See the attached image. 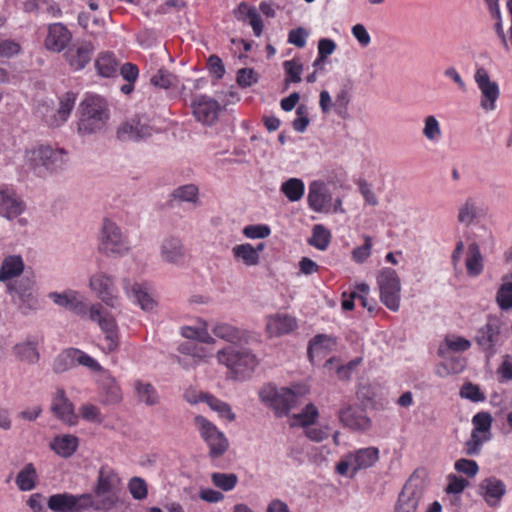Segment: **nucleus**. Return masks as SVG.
I'll return each instance as SVG.
<instances>
[{"mask_svg":"<svg viewBox=\"0 0 512 512\" xmlns=\"http://www.w3.org/2000/svg\"><path fill=\"white\" fill-rule=\"evenodd\" d=\"M78 132L82 135L104 131L110 118L107 102L96 95L86 97L80 104Z\"/></svg>","mask_w":512,"mask_h":512,"instance_id":"1","label":"nucleus"},{"mask_svg":"<svg viewBox=\"0 0 512 512\" xmlns=\"http://www.w3.org/2000/svg\"><path fill=\"white\" fill-rule=\"evenodd\" d=\"M119 478L112 468L102 466L98 472L97 484L94 488L92 509L96 511L110 510L118 501L116 489Z\"/></svg>","mask_w":512,"mask_h":512,"instance_id":"2","label":"nucleus"},{"mask_svg":"<svg viewBox=\"0 0 512 512\" xmlns=\"http://www.w3.org/2000/svg\"><path fill=\"white\" fill-rule=\"evenodd\" d=\"M304 392L290 388L278 389L274 385H266L259 391L260 400L269 405L278 417L286 416L291 409L297 406L299 397Z\"/></svg>","mask_w":512,"mask_h":512,"instance_id":"3","label":"nucleus"},{"mask_svg":"<svg viewBox=\"0 0 512 512\" xmlns=\"http://www.w3.org/2000/svg\"><path fill=\"white\" fill-rule=\"evenodd\" d=\"M426 478L425 469L413 472L399 495L395 512H416L426 487Z\"/></svg>","mask_w":512,"mask_h":512,"instance_id":"4","label":"nucleus"},{"mask_svg":"<svg viewBox=\"0 0 512 512\" xmlns=\"http://www.w3.org/2000/svg\"><path fill=\"white\" fill-rule=\"evenodd\" d=\"M99 241V251L108 257H121L130 249L127 236L110 220L104 221Z\"/></svg>","mask_w":512,"mask_h":512,"instance_id":"5","label":"nucleus"},{"mask_svg":"<svg viewBox=\"0 0 512 512\" xmlns=\"http://www.w3.org/2000/svg\"><path fill=\"white\" fill-rule=\"evenodd\" d=\"M219 363L226 365L237 374L251 373L258 365L257 357L247 349L228 347L217 352Z\"/></svg>","mask_w":512,"mask_h":512,"instance_id":"6","label":"nucleus"},{"mask_svg":"<svg viewBox=\"0 0 512 512\" xmlns=\"http://www.w3.org/2000/svg\"><path fill=\"white\" fill-rule=\"evenodd\" d=\"M89 287L98 299L106 306L117 309L121 306V298L115 286V278L105 272H96L89 279Z\"/></svg>","mask_w":512,"mask_h":512,"instance_id":"7","label":"nucleus"},{"mask_svg":"<svg viewBox=\"0 0 512 512\" xmlns=\"http://www.w3.org/2000/svg\"><path fill=\"white\" fill-rule=\"evenodd\" d=\"M381 302L391 311H398L400 307L401 283L396 271L385 268L378 276Z\"/></svg>","mask_w":512,"mask_h":512,"instance_id":"8","label":"nucleus"},{"mask_svg":"<svg viewBox=\"0 0 512 512\" xmlns=\"http://www.w3.org/2000/svg\"><path fill=\"white\" fill-rule=\"evenodd\" d=\"M92 505L93 495L91 493L80 495L58 493L51 495L47 502L48 508L54 512H82L92 508Z\"/></svg>","mask_w":512,"mask_h":512,"instance_id":"9","label":"nucleus"},{"mask_svg":"<svg viewBox=\"0 0 512 512\" xmlns=\"http://www.w3.org/2000/svg\"><path fill=\"white\" fill-rule=\"evenodd\" d=\"M89 318L97 322L101 330L106 334L104 349L114 351L118 346L115 319L104 309L101 303H95L89 308Z\"/></svg>","mask_w":512,"mask_h":512,"instance_id":"10","label":"nucleus"},{"mask_svg":"<svg viewBox=\"0 0 512 512\" xmlns=\"http://www.w3.org/2000/svg\"><path fill=\"white\" fill-rule=\"evenodd\" d=\"M29 160L33 167H43L49 171L61 169L66 162L64 150L53 149L50 146H41L32 150Z\"/></svg>","mask_w":512,"mask_h":512,"instance_id":"11","label":"nucleus"},{"mask_svg":"<svg viewBox=\"0 0 512 512\" xmlns=\"http://www.w3.org/2000/svg\"><path fill=\"white\" fill-rule=\"evenodd\" d=\"M152 127L144 117H133L123 122L117 129V138L123 142H137L151 137Z\"/></svg>","mask_w":512,"mask_h":512,"instance_id":"12","label":"nucleus"},{"mask_svg":"<svg viewBox=\"0 0 512 512\" xmlns=\"http://www.w3.org/2000/svg\"><path fill=\"white\" fill-rule=\"evenodd\" d=\"M474 78L481 91L480 106L486 111L495 110V103L500 94L498 84L490 79L488 72L483 67L476 70Z\"/></svg>","mask_w":512,"mask_h":512,"instance_id":"13","label":"nucleus"},{"mask_svg":"<svg viewBox=\"0 0 512 512\" xmlns=\"http://www.w3.org/2000/svg\"><path fill=\"white\" fill-rule=\"evenodd\" d=\"M307 202L310 209L318 213H329L332 209V193L327 184L320 180L309 184Z\"/></svg>","mask_w":512,"mask_h":512,"instance_id":"14","label":"nucleus"},{"mask_svg":"<svg viewBox=\"0 0 512 512\" xmlns=\"http://www.w3.org/2000/svg\"><path fill=\"white\" fill-rule=\"evenodd\" d=\"M501 325L497 318L490 317L485 325L480 327L475 336L477 345L489 356L496 353V346L499 344Z\"/></svg>","mask_w":512,"mask_h":512,"instance_id":"15","label":"nucleus"},{"mask_svg":"<svg viewBox=\"0 0 512 512\" xmlns=\"http://www.w3.org/2000/svg\"><path fill=\"white\" fill-rule=\"evenodd\" d=\"M48 298L52 300L54 304L80 317H85L89 314L90 307L86 304L85 298L75 290H66L62 293L50 292Z\"/></svg>","mask_w":512,"mask_h":512,"instance_id":"16","label":"nucleus"},{"mask_svg":"<svg viewBox=\"0 0 512 512\" xmlns=\"http://www.w3.org/2000/svg\"><path fill=\"white\" fill-rule=\"evenodd\" d=\"M338 418L343 426L355 431H365L370 425V419L357 404L343 403L338 410Z\"/></svg>","mask_w":512,"mask_h":512,"instance_id":"17","label":"nucleus"},{"mask_svg":"<svg viewBox=\"0 0 512 512\" xmlns=\"http://www.w3.org/2000/svg\"><path fill=\"white\" fill-rule=\"evenodd\" d=\"M191 107L197 121L206 125L214 124L221 110L219 103L206 95L197 96L192 102Z\"/></svg>","mask_w":512,"mask_h":512,"instance_id":"18","label":"nucleus"},{"mask_svg":"<svg viewBox=\"0 0 512 512\" xmlns=\"http://www.w3.org/2000/svg\"><path fill=\"white\" fill-rule=\"evenodd\" d=\"M50 410L57 419L69 426H74L78 423V416L74 411V405L66 396L63 388H57L51 401Z\"/></svg>","mask_w":512,"mask_h":512,"instance_id":"19","label":"nucleus"},{"mask_svg":"<svg viewBox=\"0 0 512 512\" xmlns=\"http://www.w3.org/2000/svg\"><path fill=\"white\" fill-rule=\"evenodd\" d=\"M506 491L505 483L496 477L485 478L478 485V494L490 508L500 506Z\"/></svg>","mask_w":512,"mask_h":512,"instance_id":"20","label":"nucleus"},{"mask_svg":"<svg viewBox=\"0 0 512 512\" xmlns=\"http://www.w3.org/2000/svg\"><path fill=\"white\" fill-rule=\"evenodd\" d=\"M25 210V204L18 194L9 186H0V215L11 220Z\"/></svg>","mask_w":512,"mask_h":512,"instance_id":"21","label":"nucleus"},{"mask_svg":"<svg viewBox=\"0 0 512 512\" xmlns=\"http://www.w3.org/2000/svg\"><path fill=\"white\" fill-rule=\"evenodd\" d=\"M160 257L165 263L182 265L186 258V249L182 240L175 236L164 238L160 244Z\"/></svg>","mask_w":512,"mask_h":512,"instance_id":"22","label":"nucleus"},{"mask_svg":"<svg viewBox=\"0 0 512 512\" xmlns=\"http://www.w3.org/2000/svg\"><path fill=\"white\" fill-rule=\"evenodd\" d=\"M94 47L91 42H80L72 45L65 53V58L74 70L83 69L91 60Z\"/></svg>","mask_w":512,"mask_h":512,"instance_id":"23","label":"nucleus"},{"mask_svg":"<svg viewBox=\"0 0 512 512\" xmlns=\"http://www.w3.org/2000/svg\"><path fill=\"white\" fill-rule=\"evenodd\" d=\"M122 286L127 297L136 302L142 310L151 311L154 309L156 302L141 284L133 282L129 278H123Z\"/></svg>","mask_w":512,"mask_h":512,"instance_id":"24","label":"nucleus"},{"mask_svg":"<svg viewBox=\"0 0 512 512\" xmlns=\"http://www.w3.org/2000/svg\"><path fill=\"white\" fill-rule=\"evenodd\" d=\"M72 35L61 23H54L49 26L45 39V47L53 52H61L71 41Z\"/></svg>","mask_w":512,"mask_h":512,"instance_id":"25","label":"nucleus"},{"mask_svg":"<svg viewBox=\"0 0 512 512\" xmlns=\"http://www.w3.org/2000/svg\"><path fill=\"white\" fill-rule=\"evenodd\" d=\"M297 327L296 319L286 314H275L267 318L266 332L269 337H278L292 332Z\"/></svg>","mask_w":512,"mask_h":512,"instance_id":"26","label":"nucleus"},{"mask_svg":"<svg viewBox=\"0 0 512 512\" xmlns=\"http://www.w3.org/2000/svg\"><path fill=\"white\" fill-rule=\"evenodd\" d=\"M24 262L20 255L6 256L0 266V282H12L14 278L19 277L24 271Z\"/></svg>","mask_w":512,"mask_h":512,"instance_id":"27","label":"nucleus"},{"mask_svg":"<svg viewBox=\"0 0 512 512\" xmlns=\"http://www.w3.org/2000/svg\"><path fill=\"white\" fill-rule=\"evenodd\" d=\"M75 103V95L73 93H66L60 100V107L49 114L47 125L51 127H58L68 119Z\"/></svg>","mask_w":512,"mask_h":512,"instance_id":"28","label":"nucleus"},{"mask_svg":"<svg viewBox=\"0 0 512 512\" xmlns=\"http://www.w3.org/2000/svg\"><path fill=\"white\" fill-rule=\"evenodd\" d=\"M349 454L353 462V474H356L358 470L373 466L379 458V451L375 447L362 448Z\"/></svg>","mask_w":512,"mask_h":512,"instance_id":"29","label":"nucleus"},{"mask_svg":"<svg viewBox=\"0 0 512 512\" xmlns=\"http://www.w3.org/2000/svg\"><path fill=\"white\" fill-rule=\"evenodd\" d=\"M133 387L138 402L146 406H156L160 403V396L150 382L138 379L133 382Z\"/></svg>","mask_w":512,"mask_h":512,"instance_id":"30","label":"nucleus"},{"mask_svg":"<svg viewBox=\"0 0 512 512\" xmlns=\"http://www.w3.org/2000/svg\"><path fill=\"white\" fill-rule=\"evenodd\" d=\"M211 331L217 338L233 344L239 343L245 339L244 331L228 323L217 322L213 325Z\"/></svg>","mask_w":512,"mask_h":512,"instance_id":"31","label":"nucleus"},{"mask_svg":"<svg viewBox=\"0 0 512 512\" xmlns=\"http://www.w3.org/2000/svg\"><path fill=\"white\" fill-rule=\"evenodd\" d=\"M471 347V342L461 336L447 335L443 344L438 349V354L441 357H447L449 353H460L467 351Z\"/></svg>","mask_w":512,"mask_h":512,"instance_id":"32","label":"nucleus"},{"mask_svg":"<svg viewBox=\"0 0 512 512\" xmlns=\"http://www.w3.org/2000/svg\"><path fill=\"white\" fill-rule=\"evenodd\" d=\"M78 447V438L73 435L57 436L50 443V448L59 456L68 458Z\"/></svg>","mask_w":512,"mask_h":512,"instance_id":"33","label":"nucleus"},{"mask_svg":"<svg viewBox=\"0 0 512 512\" xmlns=\"http://www.w3.org/2000/svg\"><path fill=\"white\" fill-rule=\"evenodd\" d=\"M467 273L471 277L479 276L483 271V258L479 245L475 242L468 246L467 257L465 261Z\"/></svg>","mask_w":512,"mask_h":512,"instance_id":"34","label":"nucleus"},{"mask_svg":"<svg viewBox=\"0 0 512 512\" xmlns=\"http://www.w3.org/2000/svg\"><path fill=\"white\" fill-rule=\"evenodd\" d=\"M37 345L38 343L35 339H28L25 342L16 344L13 348V352L21 361L34 364L39 359Z\"/></svg>","mask_w":512,"mask_h":512,"instance_id":"35","label":"nucleus"},{"mask_svg":"<svg viewBox=\"0 0 512 512\" xmlns=\"http://www.w3.org/2000/svg\"><path fill=\"white\" fill-rule=\"evenodd\" d=\"M232 253L235 259L241 260L247 266H255L259 263V254L249 243L234 246Z\"/></svg>","mask_w":512,"mask_h":512,"instance_id":"36","label":"nucleus"},{"mask_svg":"<svg viewBox=\"0 0 512 512\" xmlns=\"http://www.w3.org/2000/svg\"><path fill=\"white\" fill-rule=\"evenodd\" d=\"M280 190L289 201L297 202L304 195L305 185L299 178H290L282 183Z\"/></svg>","mask_w":512,"mask_h":512,"instance_id":"37","label":"nucleus"},{"mask_svg":"<svg viewBox=\"0 0 512 512\" xmlns=\"http://www.w3.org/2000/svg\"><path fill=\"white\" fill-rule=\"evenodd\" d=\"M200 399L206 402L207 405L221 417L226 418L230 422L235 420L236 416L232 412L231 406L228 403L219 400L210 394H204Z\"/></svg>","mask_w":512,"mask_h":512,"instance_id":"38","label":"nucleus"},{"mask_svg":"<svg viewBox=\"0 0 512 512\" xmlns=\"http://www.w3.org/2000/svg\"><path fill=\"white\" fill-rule=\"evenodd\" d=\"M98 73L104 77H111L117 72L118 62L112 53H102L96 60Z\"/></svg>","mask_w":512,"mask_h":512,"instance_id":"39","label":"nucleus"},{"mask_svg":"<svg viewBox=\"0 0 512 512\" xmlns=\"http://www.w3.org/2000/svg\"><path fill=\"white\" fill-rule=\"evenodd\" d=\"M36 470L33 464H27L16 476V484L22 491H29L35 487Z\"/></svg>","mask_w":512,"mask_h":512,"instance_id":"40","label":"nucleus"},{"mask_svg":"<svg viewBox=\"0 0 512 512\" xmlns=\"http://www.w3.org/2000/svg\"><path fill=\"white\" fill-rule=\"evenodd\" d=\"M422 134L424 138L431 143H436L441 139V126L438 119L434 115H428L424 118Z\"/></svg>","mask_w":512,"mask_h":512,"instance_id":"41","label":"nucleus"},{"mask_svg":"<svg viewBox=\"0 0 512 512\" xmlns=\"http://www.w3.org/2000/svg\"><path fill=\"white\" fill-rule=\"evenodd\" d=\"M178 77L166 69H159L151 78L150 83L162 89L176 88L178 85Z\"/></svg>","mask_w":512,"mask_h":512,"instance_id":"42","label":"nucleus"},{"mask_svg":"<svg viewBox=\"0 0 512 512\" xmlns=\"http://www.w3.org/2000/svg\"><path fill=\"white\" fill-rule=\"evenodd\" d=\"M105 403H117L121 400V389L114 378L107 376L101 383Z\"/></svg>","mask_w":512,"mask_h":512,"instance_id":"43","label":"nucleus"},{"mask_svg":"<svg viewBox=\"0 0 512 512\" xmlns=\"http://www.w3.org/2000/svg\"><path fill=\"white\" fill-rule=\"evenodd\" d=\"M331 234L323 225L317 224L313 227L312 237L308 243L319 250H326L330 243Z\"/></svg>","mask_w":512,"mask_h":512,"instance_id":"44","label":"nucleus"},{"mask_svg":"<svg viewBox=\"0 0 512 512\" xmlns=\"http://www.w3.org/2000/svg\"><path fill=\"white\" fill-rule=\"evenodd\" d=\"M75 348H69L64 350L54 361L53 369L56 373H63L76 366L75 361Z\"/></svg>","mask_w":512,"mask_h":512,"instance_id":"45","label":"nucleus"},{"mask_svg":"<svg viewBox=\"0 0 512 512\" xmlns=\"http://www.w3.org/2000/svg\"><path fill=\"white\" fill-rule=\"evenodd\" d=\"M317 417V407L314 404L309 403L305 406L302 412L293 415V422L291 423V425H300L303 427L309 426L315 422Z\"/></svg>","mask_w":512,"mask_h":512,"instance_id":"46","label":"nucleus"},{"mask_svg":"<svg viewBox=\"0 0 512 512\" xmlns=\"http://www.w3.org/2000/svg\"><path fill=\"white\" fill-rule=\"evenodd\" d=\"M496 303L503 311L512 309V282L500 285L496 293Z\"/></svg>","mask_w":512,"mask_h":512,"instance_id":"47","label":"nucleus"},{"mask_svg":"<svg viewBox=\"0 0 512 512\" xmlns=\"http://www.w3.org/2000/svg\"><path fill=\"white\" fill-rule=\"evenodd\" d=\"M210 448L211 457H219L223 455L228 449V440L222 432H217L209 440L206 441Z\"/></svg>","mask_w":512,"mask_h":512,"instance_id":"48","label":"nucleus"},{"mask_svg":"<svg viewBox=\"0 0 512 512\" xmlns=\"http://www.w3.org/2000/svg\"><path fill=\"white\" fill-rule=\"evenodd\" d=\"M172 198L179 202H196L198 199V188L193 184L178 187L173 191Z\"/></svg>","mask_w":512,"mask_h":512,"instance_id":"49","label":"nucleus"},{"mask_svg":"<svg viewBox=\"0 0 512 512\" xmlns=\"http://www.w3.org/2000/svg\"><path fill=\"white\" fill-rule=\"evenodd\" d=\"M477 216V207L472 199H467L465 203L459 208L458 221L466 226H469Z\"/></svg>","mask_w":512,"mask_h":512,"instance_id":"50","label":"nucleus"},{"mask_svg":"<svg viewBox=\"0 0 512 512\" xmlns=\"http://www.w3.org/2000/svg\"><path fill=\"white\" fill-rule=\"evenodd\" d=\"M283 68L285 70V73H286V83L288 84L289 82H293V83H299L301 82V74H302V71H303V65L293 59V60H287L283 63Z\"/></svg>","mask_w":512,"mask_h":512,"instance_id":"51","label":"nucleus"},{"mask_svg":"<svg viewBox=\"0 0 512 512\" xmlns=\"http://www.w3.org/2000/svg\"><path fill=\"white\" fill-rule=\"evenodd\" d=\"M211 479L215 486L224 491L232 490L238 481L237 475L233 473H213Z\"/></svg>","mask_w":512,"mask_h":512,"instance_id":"52","label":"nucleus"},{"mask_svg":"<svg viewBox=\"0 0 512 512\" xmlns=\"http://www.w3.org/2000/svg\"><path fill=\"white\" fill-rule=\"evenodd\" d=\"M335 344V340L324 334L316 335L309 343L308 356L312 359L313 353L320 350L330 349Z\"/></svg>","mask_w":512,"mask_h":512,"instance_id":"53","label":"nucleus"},{"mask_svg":"<svg viewBox=\"0 0 512 512\" xmlns=\"http://www.w3.org/2000/svg\"><path fill=\"white\" fill-rule=\"evenodd\" d=\"M489 438L487 436L477 435L476 432H471L470 439L465 442L464 452L468 456H477L481 451L484 442Z\"/></svg>","mask_w":512,"mask_h":512,"instance_id":"54","label":"nucleus"},{"mask_svg":"<svg viewBox=\"0 0 512 512\" xmlns=\"http://www.w3.org/2000/svg\"><path fill=\"white\" fill-rule=\"evenodd\" d=\"M6 289L13 298L19 295L23 296V294L33 291V282L29 279L8 282Z\"/></svg>","mask_w":512,"mask_h":512,"instance_id":"55","label":"nucleus"},{"mask_svg":"<svg viewBox=\"0 0 512 512\" xmlns=\"http://www.w3.org/2000/svg\"><path fill=\"white\" fill-rule=\"evenodd\" d=\"M194 423L198 427L200 434L202 438L205 440V442L209 440L212 436H214V434L219 432V430L213 423H211L201 415H197L194 418Z\"/></svg>","mask_w":512,"mask_h":512,"instance_id":"56","label":"nucleus"},{"mask_svg":"<svg viewBox=\"0 0 512 512\" xmlns=\"http://www.w3.org/2000/svg\"><path fill=\"white\" fill-rule=\"evenodd\" d=\"M297 118L293 120V129L299 133L306 131L310 120L308 117V107L304 104H300L296 109Z\"/></svg>","mask_w":512,"mask_h":512,"instance_id":"57","label":"nucleus"},{"mask_svg":"<svg viewBox=\"0 0 512 512\" xmlns=\"http://www.w3.org/2000/svg\"><path fill=\"white\" fill-rule=\"evenodd\" d=\"M472 422L474 424L472 432H476L477 435H481V433L489 432L492 418L489 413L480 412L473 417Z\"/></svg>","mask_w":512,"mask_h":512,"instance_id":"58","label":"nucleus"},{"mask_svg":"<svg viewBox=\"0 0 512 512\" xmlns=\"http://www.w3.org/2000/svg\"><path fill=\"white\" fill-rule=\"evenodd\" d=\"M14 300L17 302L20 310L23 313H28L29 311L35 310L38 307V299L33 291L23 294V296H16Z\"/></svg>","mask_w":512,"mask_h":512,"instance_id":"59","label":"nucleus"},{"mask_svg":"<svg viewBox=\"0 0 512 512\" xmlns=\"http://www.w3.org/2000/svg\"><path fill=\"white\" fill-rule=\"evenodd\" d=\"M372 238L368 235L364 236V244L356 247L352 251L353 260L357 263H363L371 254Z\"/></svg>","mask_w":512,"mask_h":512,"instance_id":"60","label":"nucleus"},{"mask_svg":"<svg viewBox=\"0 0 512 512\" xmlns=\"http://www.w3.org/2000/svg\"><path fill=\"white\" fill-rule=\"evenodd\" d=\"M75 361L76 365H82L90 369L91 371H100L102 369L101 365L91 356L87 355L83 351L75 348Z\"/></svg>","mask_w":512,"mask_h":512,"instance_id":"61","label":"nucleus"},{"mask_svg":"<svg viewBox=\"0 0 512 512\" xmlns=\"http://www.w3.org/2000/svg\"><path fill=\"white\" fill-rule=\"evenodd\" d=\"M454 467L456 471L466 474L469 477H474L479 470L478 464L474 460L465 458L457 460Z\"/></svg>","mask_w":512,"mask_h":512,"instance_id":"62","label":"nucleus"},{"mask_svg":"<svg viewBox=\"0 0 512 512\" xmlns=\"http://www.w3.org/2000/svg\"><path fill=\"white\" fill-rule=\"evenodd\" d=\"M270 232V228L266 225H248L243 229V234L251 239L266 238Z\"/></svg>","mask_w":512,"mask_h":512,"instance_id":"63","label":"nucleus"},{"mask_svg":"<svg viewBox=\"0 0 512 512\" xmlns=\"http://www.w3.org/2000/svg\"><path fill=\"white\" fill-rule=\"evenodd\" d=\"M129 490L135 499L141 500L147 496V486L141 478H132L129 482Z\"/></svg>","mask_w":512,"mask_h":512,"instance_id":"64","label":"nucleus"}]
</instances>
